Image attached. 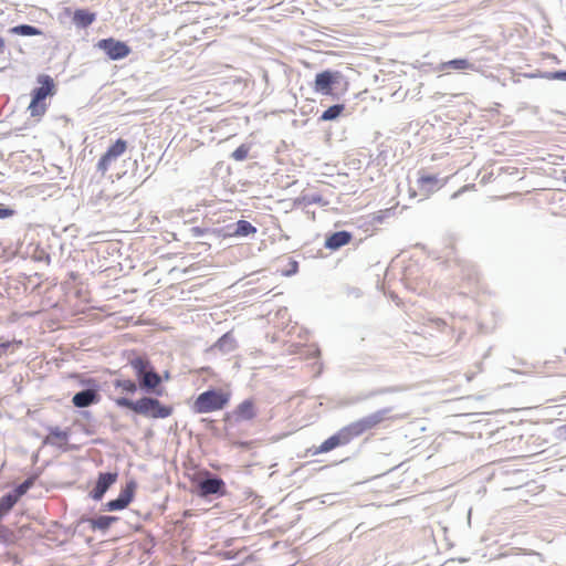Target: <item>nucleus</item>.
I'll return each mask as SVG.
<instances>
[{
  "instance_id": "7c9ffc66",
  "label": "nucleus",
  "mask_w": 566,
  "mask_h": 566,
  "mask_svg": "<svg viewBox=\"0 0 566 566\" xmlns=\"http://www.w3.org/2000/svg\"><path fill=\"white\" fill-rule=\"evenodd\" d=\"M189 232L192 238H200V237L207 235L209 233H212L213 230H211L209 228H202V227H192V228H190Z\"/></svg>"
},
{
  "instance_id": "393cba45",
  "label": "nucleus",
  "mask_w": 566,
  "mask_h": 566,
  "mask_svg": "<svg viewBox=\"0 0 566 566\" xmlns=\"http://www.w3.org/2000/svg\"><path fill=\"white\" fill-rule=\"evenodd\" d=\"M9 33L14 35H42V31L30 24H19L9 29Z\"/></svg>"
},
{
  "instance_id": "cd10ccee",
  "label": "nucleus",
  "mask_w": 566,
  "mask_h": 566,
  "mask_svg": "<svg viewBox=\"0 0 566 566\" xmlns=\"http://www.w3.org/2000/svg\"><path fill=\"white\" fill-rule=\"evenodd\" d=\"M542 76L545 80H549V81H564V82H566V70L545 71Z\"/></svg>"
},
{
  "instance_id": "58836bf2",
  "label": "nucleus",
  "mask_w": 566,
  "mask_h": 566,
  "mask_svg": "<svg viewBox=\"0 0 566 566\" xmlns=\"http://www.w3.org/2000/svg\"><path fill=\"white\" fill-rule=\"evenodd\" d=\"M4 50V41L3 38H0V53H2Z\"/></svg>"
},
{
  "instance_id": "7ed1b4c3",
  "label": "nucleus",
  "mask_w": 566,
  "mask_h": 566,
  "mask_svg": "<svg viewBox=\"0 0 566 566\" xmlns=\"http://www.w3.org/2000/svg\"><path fill=\"white\" fill-rule=\"evenodd\" d=\"M193 493L206 500L222 497L227 494L226 482L209 470H201L191 478Z\"/></svg>"
},
{
  "instance_id": "412c9836",
  "label": "nucleus",
  "mask_w": 566,
  "mask_h": 566,
  "mask_svg": "<svg viewBox=\"0 0 566 566\" xmlns=\"http://www.w3.org/2000/svg\"><path fill=\"white\" fill-rule=\"evenodd\" d=\"M396 391H397V389L395 387H382V388H377V389L369 390V391H363V392H359V394L353 396L350 398V403H358V402L371 399L379 395L391 394V392H396Z\"/></svg>"
},
{
  "instance_id": "0eeeda50",
  "label": "nucleus",
  "mask_w": 566,
  "mask_h": 566,
  "mask_svg": "<svg viewBox=\"0 0 566 566\" xmlns=\"http://www.w3.org/2000/svg\"><path fill=\"white\" fill-rule=\"evenodd\" d=\"M96 48L102 50L112 61L122 60L130 53V48L125 42L117 41L114 38H102Z\"/></svg>"
},
{
  "instance_id": "bb28decb",
  "label": "nucleus",
  "mask_w": 566,
  "mask_h": 566,
  "mask_svg": "<svg viewBox=\"0 0 566 566\" xmlns=\"http://www.w3.org/2000/svg\"><path fill=\"white\" fill-rule=\"evenodd\" d=\"M115 159L107 153L105 151L102 157L99 158V160L97 161V165H96V170L98 172H101L102 175H105V172L108 170L111 164L114 161Z\"/></svg>"
},
{
  "instance_id": "c756f323",
  "label": "nucleus",
  "mask_w": 566,
  "mask_h": 566,
  "mask_svg": "<svg viewBox=\"0 0 566 566\" xmlns=\"http://www.w3.org/2000/svg\"><path fill=\"white\" fill-rule=\"evenodd\" d=\"M298 272V262L292 258H289V268L282 270V275L292 276Z\"/></svg>"
},
{
  "instance_id": "a878e982",
  "label": "nucleus",
  "mask_w": 566,
  "mask_h": 566,
  "mask_svg": "<svg viewBox=\"0 0 566 566\" xmlns=\"http://www.w3.org/2000/svg\"><path fill=\"white\" fill-rule=\"evenodd\" d=\"M127 148V142L118 138L115 143H113L106 151L114 158L117 159L119 156H122Z\"/></svg>"
},
{
  "instance_id": "1a4fd4ad",
  "label": "nucleus",
  "mask_w": 566,
  "mask_h": 566,
  "mask_svg": "<svg viewBox=\"0 0 566 566\" xmlns=\"http://www.w3.org/2000/svg\"><path fill=\"white\" fill-rule=\"evenodd\" d=\"M354 439L355 438L347 424V426L343 427L342 429H339L336 433L332 434L326 440H324L321 443V446L317 448L315 453L329 452L338 447L348 444Z\"/></svg>"
},
{
  "instance_id": "f03ea898",
  "label": "nucleus",
  "mask_w": 566,
  "mask_h": 566,
  "mask_svg": "<svg viewBox=\"0 0 566 566\" xmlns=\"http://www.w3.org/2000/svg\"><path fill=\"white\" fill-rule=\"evenodd\" d=\"M154 395H144L140 398L133 400L128 397H118L114 402L119 408H125L132 412L153 419H165L171 416L174 409L171 406L164 405Z\"/></svg>"
},
{
  "instance_id": "9d476101",
  "label": "nucleus",
  "mask_w": 566,
  "mask_h": 566,
  "mask_svg": "<svg viewBox=\"0 0 566 566\" xmlns=\"http://www.w3.org/2000/svg\"><path fill=\"white\" fill-rule=\"evenodd\" d=\"M101 385H93L90 388H82L72 397V403L76 408H87L101 401Z\"/></svg>"
},
{
  "instance_id": "4468645a",
  "label": "nucleus",
  "mask_w": 566,
  "mask_h": 566,
  "mask_svg": "<svg viewBox=\"0 0 566 566\" xmlns=\"http://www.w3.org/2000/svg\"><path fill=\"white\" fill-rule=\"evenodd\" d=\"M470 59H453L441 64V70H471L478 71L479 66H476L474 60L478 59V50H473L471 52Z\"/></svg>"
},
{
  "instance_id": "f704fd0d",
  "label": "nucleus",
  "mask_w": 566,
  "mask_h": 566,
  "mask_svg": "<svg viewBox=\"0 0 566 566\" xmlns=\"http://www.w3.org/2000/svg\"><path fill=\"white\" fill-rule=\"evenodd\" d=\"M12 345H13V342H10V340L0 343V358L8 353V350L12 347Z\"/></svg>"
},
{
  "instance_id": "f257e3e1",
  "label": "nucleus",
  "mask_w": 566,
  "mask_h": 566,
  "mask_svg": "<svg viewBox=\"0 0 566 566\" xmlns=\"http://www.w3.org/2000/svg\"><path fill=\"white\" fill-rule=\"evenodd\" d=\"M128 365L134 371L138 388L142 392L163 396V377L157 373L147 356L133 354V356L128 358Z\"/></svg>"
},
{
  "instance_id": "72a5a7b5",
  "label": "nucleus",
  "mask_w": 566,
  "mask_h": 566,
  "mask_svg": "<svg viewBox=\"0 0 566 566\" xmlns=\"http://www.w3.org/2000/svg\"><path fill=\"white\" fill-rule=\"evenodd\" d=\"M80 385H81L83 388H90V387H92L93 385H99V382H98L95 378L88 377V378H82V379L80 380Z\"/></svg>"
},
{
  "instance_id": "ddd939ff",
  "label": "nucleus",
  "mask_w": 566,
  "mask_h": 566,
  "mask_svg": "<svg viewBox=\"0 0 566 566\" xmlns=\"http://www.w3.org/2000/svg\"><path fill=\"white\" fill-rule=\"evenodd\" d=\"M118 517L113 515H99L97 517H87L85 515L81 516L77 521V526L83 523H88L91 530L93 532L101 531L103 533L107 532L113 523L117 522Z\"/></svg>"
},
{
  "instance_id": "e433bc0d",
  "label": "nucleus",
  "mask_w": 566,
  "mask_h": 566,
  "mask_svg": "<svg viewBox=\"0 0 566 566\" xmlns=\"http://www.w3.org/2000/svg\"><path fill=\"white\" fill-rule=\"evenodd\" d=\"M349 294L354 295L355 297H359L361 295V292L357 287H353L349 290Z\"/></svg>"
},
{
  "instance_id": "4be33fe9",
  "label": "nucleus",
  "mask_w": 566,
  "mask_h": 566,
  "mask_svg": "<svg viewBox=\"0 0 566 566\" xmlns=\"http://www.w3.org/2000/svg\"><path fill=\"white\" fill-rule=\"evenodd\" d=\"M238 420H251L255 417L254 403L251 399H245L234 410Z\"/></svg>"
},
{
  "instance_id": "ea45409f",
  "label": "nucleus",
  "mask_w": 566,
  "mask_h": 566,
  "mask_svg": "<svg viewBox=\"0 0 566 566\" xmlns=\"http://www.w3.org/2000/svg\"><path fill=\"white\" fill-rule=\"evenodd\" d=\"M164 379H169V373L168 371L165 373Z\"/></svg>"
},
{
  "instance_id": "9b49d317",
  "label": "nucleus",
  "mask_w": 566,
  "mask_h": 566,
  "mask_svg": "<svg viewBox=\"0 0 566 566\" xmlns=\"http://www.w3.org/2000/svg\"><path fill=\"white\" fill-rule=\"evenodd\" d=\"M117 472H99L94 488L90 492V497L94 501H101L109 488L116 483Z\"/></svg>"
},
{
  "instance_id": "6e6552de",
  "label": "nucleus",
  "mask_w": 566,
  "mask_h": 566,
  "mask_svg": "<svg viewBox=\"0 0 566 566\" xmlns=\"http://www.w3.org/2000/svg\"><path fill=\"white\" fill-rule=\"evenodd\" d=\"M136 488L137 483L134 480L127 482L116 499L109 500L103 505V511L116 512L127 507L134 499Z\"/></svg>"
},
{
  "instance_id": "39448f33",
  "label": "nucleus",
  "mask_w": 566,
  "mask_h": 566,
  "mask_svg": "<svg viewBox=\"0 0 566 566\" xmlns=\"http://www.w3.org/2000/svg\"><path fill=\"white\" fill-rule=\"evenodd\" d=\"M230 400V395L221 389L211 388L197 396L192 405L195 413H208L223 409Z\"/></svg>"
},
{
  "instance_id": "473e14b6",
  "label": "nucleus",
  "mask_w": 566,
  "mask_h": 566,
  "mask_svg": "<svg viewBox=\"0 0 566 566\" xmlns=\"http://www.w3.org/2000/svg\"><path fill=\"white\" fill-rule=\"evenodd\" d=\"M306 200L308 203H318V205H326L327 202L324 201L323 197L319 193H312L306 197Z\"/></svg>"
},
{
  "instance_id": "20e7f679",
  "label": "nucleus",
  "mask_w": 566,
  "mask_h": 566,
  "mask_svg": "<svg viewBox=\"0 0 566 566\" xmlns=\"http://www.w3.org/2000/svg\"><path fill=\"white\" fill-rule=\"evenodd\" d=\"M38 83L40 84V86H36L32 90L31 102L28 107V109L30 111V115L32 117L42 116L45 113V99L46 97L52 96L55 91L54 81L50 75H39Z\"/></svg>"
},
{
  "instance_id": "b1692460",
  "label": "nucleus",
  "mask_w": 566,
  "mask_h": 566,
  "mask_svg": "<svg viewBox=\"0 0 566 566\" xmlns=\"http://www.w3.org/2000/svg\"><path fill=\"white\" fill-rule=\"evenodd\" d=\"M344 109H345V105L344 104H334V105L329 106L328 108H326L321 114L318 119L322 120V122L335 120V119H337L342 115Z\"/></svg>"
},
{
  "instance_id": "dca6fc26",
  "label": "nucleus",
  "mask_w": 566,
  "mask_h": 566,
  "mask_svg": "<svg viewBox=\"0 0 566 566\" xmlns=\"http://www.w3.org/2000/svg\"><path fill=\"white\" fill-rule=\"evenodd\" d=\"M353 235L349 231L340 230L331 233L325 239V248L332 251H336L342 247L348 244L352 240Z\"/></svg>"
},
{
  "instance_id": "6ab92c4d",
  "label": "nucleus",
  "mask_w": 566,
  "mask_h": 566,
  "mask_svg": "<svg viewBox=\"0 0 566 566\" xmlns=\"http://www.w3.org/2000/svg\"><path fill=\"white\" fill-rule=\"evenodd\" d=\"M115 374H118L119 377H117L113 385L116 389H120L123 392L127 395H135L139 388L136 380H133L130 378H123L120 370L115 371Z\"/></svg>"
},
{
  "instance_id": "2eb2a0df",
  "label": "nucleus",
  "mask_w": 566,
  "mask_h": 566,
  "mask_svg": "<svg viewBox=\"0 0 566 566\" xmlns=\"http://www.w3.org/2000/svg\"><path fill=\"white\" fill-rule=\"evenodd\" d=\"M96 20V13L88 9H75L71 15V22L77 30H84Z\"/></svg>"
},
{
  "instance_id": "c85d7f7f",
  "label": "nucleus",
  "mask_w": 566,
  "mask_h": 566,
  "mask_svg": "<svg viewBox=\"0 0 566 566\" xmlns=\"http://www.w3.org/2000/svg\"><path fill=\"white\" fill-rule=\"evenodd\" d=\"M249 147L244 144L240 145L231 154V157L237 161H242L248 158Z\"/></svg>"
},
{
  "instance_id": "423d86ee",
  "label": "nucleus",
  "mask_w": 566,
  "mask_h": 566,
  "mask_svg": "<svg viewBox=\"0 0 566 566\" xmlns=\"http://www.w3.org/2000/svg\"><path fill=\"white\" fill-rule=\"evenodd\" d=\"M392 407L379 409L348 424L354 438H358L364 433L377 428L381 422L389 419Z\"/></svg>"
},
{
  "instance_id": "a211bd4d",
  "label": "nucleus",
  "mask_w": 566,
  "mask_h": 566,
  "mask_svg": "<svg viewBox=\"0 0 566 566\" xmlns=\"http://www.w3.org/2000/svg\"><path fill=\"white\" fill-rule=\"evenodd\" d=\"M231 228H233V230L229 232L228 235L238 238H247L249 235L256 233L258 231L256 227H254L251 222L247 220H239L234 224L228 226L229 230Z\"/></svg>"
},
{
  "instance_id": "4c0bfd02",
  "label": "nucleus",
  "mask_w": 566,
  "mask_h": 566,
  "mask_svg": "<svg viewBox=\"0 0 566 566\" xmlns=\"http://www.w3.org/2000/svg\"><path fill=\"white\" fill-rule=\"evenodd\" d=\"M81 415H82L84 418H86V419H90V418L92 417L91 411H87V410L82 411V412H81Z\"/></svg>"
},
{
  "instance_id": "aec40b11",
  "label": "nucleus",
  "mask_w": 566,
  "mask_h": 566,
  "mask_svg": "<svg viewBox=\"0 0 566 566\" xmlns=\"http://www.w3.org/2000/svg\"><path fill=\"white\" fill-rule=\"evenodd\" d=\"M237 340L231 332L224 333L212 346V349H218L222 354H228L234 350Z\"/></svg>"
},
{
  "instance_id": "f3484780",
  "label": "nucleus",
  "mask_w": 566,
  "mask_h": 566,
  "mask_svg": "<svg viewBox=\"0 0 566 566\" xmlns=\"http://www.w3.org/2000/svg\"><path fill=\"white\" fill-rule=\"evenodd\" d=\"M417 186L423 192V196H428L438 190L441 184L436 175L422 174L417 179Z\"/></svg>"
},
{
  "instance_id": "2f4dec72",
  "label": "nucleus",
  "mask_w": 566,
  "mask_h": 566,
  "mask_svg": "<svg viewBox=\"0 0 566 566\" xmlns=\"http://www.w3.org/2000/svg\"><path fill=\"white\" fill-rule=\"evenodd\" d=\"M14 214H15L14 209L7 207L3 203H0V220L13 217Z\"/></svg>"
},
{
  "instance_id": "f8f14e48",
  "label": "nucleus",
  "mask_w": 566,
  "mask_h": 566,
  "mask_svg": "<svg viewBox=\"0 0 566 566\" xmlns=\"http://www.w3.org/2000/svg\"><path fill=\"white\" fill-rule=\"evenodd\" d=\"M340 77L339 72L325 70L319 72L315 76L314 90L323 95H331L333 86L338 82Z\"/></svg>"
},
{
  "instance_id": "c9c22d12",
  "label": "nucleus",
  "mask_w": 566,
  "mask_h": 566,
  "mask_svg": "<svg viewBox=\"0 0 566 566\" xmlns=\"http://www.w3.org/2000/svg\"><path fill=\"white\" fill-rule=\"evenodd\" d=\"M543 74H544V72L537 71V72H534V73H525L524 76L528 77V78H544L542 76Z\"/></svg>"
},
{
  "instance_id": "5701e85b",
  "label": "nucleus",
  "mask_w": 566,
  "mask_h": 566,
  "mask_svg": "<svg viewBox=\"0 0 566 566\" xmlns=\"http://www.w3.org/2000/svg\"><path fill=\"white\" fill-rule=\"evenodd\" d=\"M52 438L66 442L70 438V432L67 429L62 430L60 427H49V436L44 438L43 444L54 446L55 443L52 441Z\"/></svg>"
}]
</instances>
